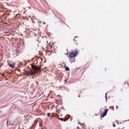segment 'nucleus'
<instances>
[{
  "label": "nucleus",
  "instance_id": "nucleus-1",
  "mask_svg": "<svg viewBox=\"0 0 129 129\" xmlns=\"http://www.w3.org/2000/svg\"><path fill=\"white\" fill-rule=\"evenodd\" d=\"M31 68L34 71H32V70H31L30 71H26L25 72V75H27V76H30V75L35 76L36 75V73H37V71L41 70V67H37L34 64H31Z\"/></svg>",
  "mask_w": 129,
  "mask_h": 129
},
{
  "label": "nucleus",
  "instance_id": "nucleus-2",
  "mask_svg": "<svg viewBox=\"0 0 129 129\" xmlns=\"http://www.w3.org/2000/svg\"><path fill=\"white\" fill-rule=\"evenodd\" d=\"M79 51L77 50H75L71 51L69 54H68V57H72L75 58V57H77V55H78Z\"/></svg>",
  "mask_w": 129,
  "mask_h": 129
},
{
  "label": "nucleus",
  "instance_id": "nucleus-3",
  "mask_svg": "<svg viewBox=\"0 0 129 129\" xmlns=\"http://www.w3.org/2000/svg\"><path fill=\"white\" fill-rule=\"evenodd\" d=\"M103 109L104 111H103L100 114L101 118V117H104V116H105V115L107 114V112H108V109L103 108Z\"/></svg>",
  "mask_w": 129,
  "mask_h": 129
},
{
  "label": "nucleus",
  "instance_id": "nucleus-4",
  "mask_svg": "<svg viewBox=\"0 0 129 129\" xmlns=\"http://www.w3.org/2000/svg\"><path fill=\"white\" fill-rule=\"evenodd\" d=\"M69 58H70V61L71 63L75 62V57H69Z\"/></svg>",
  "mask_w": 129,
  "mask_h": 129
},
{
  "label": "nucleus",
  "instance_id": "nucleus-5",
  "mask_svg": "<svg viewBox=\"0 0 129 129\" xmlns=\"http://www.w3.org/2000/svg\"><path fill=\"white\" fill-rule=\"evenodd\" d=\"M8 65H9L10 67H11V68H15V63H13L12 64L8 63Z\"/></svg>",
  "mask_w": 129,
  "mask_h": 129
},
{
  "label": "nucleus",
  "instance_id": "nucleus-6",
  "mask_svg": "<svg viewBox=\"0 0 129 129\" xmlns=\"http://www.w3.org/2000/svg\"><path fill=\"white\" fill-rule=\"evenodd\" d=\"M64 67L66 71H69V70H70V69H69V67H67L66 64L64 65Z\"/></svg>",
  "mask_w": 129,
  "mask_h": 129
},
{
  "label": "nucleus",
  "instance_id": "nucleus-7",
  "mask_svg": "<svg viewBox=\"0 0 129 129\" xmlns=\"http://www.w3.org/2000/svg\"><path fill=\"white\" fill-rule=\"evenodd\" d=\"M56 112H59V111H58V110H60V109H59V105H57V106L56 107Z\"/></svg>",
  "mask_w": 129,
  "mask_h": 129
},
{
  "label": "nucleus",
  "instance_id": "nucleus-8",
  "mask_svg": "<svg viewBox=\"0 0 129 129\" xmlns=\"http://www.w3.org/2000/svg\"><path fill=\"white\" fill-rule=\"evenodd\" d=\"M68 119H69V118H68V117L66 116L64 118V120H63V121H66L67 120H68Z\"/></svg>",
  "mask_w": 129,
  "mask_h": 129
},
{
  "label": "nucleus",
  "instance_id": "nucleus-9",
  "mask_svg": "<svg viewBox=\"0 0 129 129\" xmlns=\"http://www.w3.org/2000/svg\"><path fill=\"white\" fill-rule=\"evenodd\" d=\"M75 43L77 44H78V41H77V40H75Z\"/></svg>",
  "mask_w": 129,
  "mask_h": 129
},
{
  "label": "nucleus",
  "instance_id": "nucleus-10",
  "mask_svg": "<svg viewBox=\"0 0 129 129\" xmlns=\"http://www.w3.org/2000/svg\"><path fill=\"white\" fill-rule=\"evenodd\" d=\"M47 116H50V113H48L47 115Z\"/></svg>",
  "mask_w": 129,
  "mask_h": 129
},
{
  "label": "nucleus",
  "instance_id": "nucleus-11",
  "mask_svg": "<svg viewBox=\"0 0 129 129\" xmlns=\"http://www.w3.org/2000/svg\"><path fill=\"white\" fill-rule=\"evenodd\" d=\"M59 119H60V120H61V121H63V118H59Z\"/></svg>",
  "mask_w": 129,
  "mask_h": 129
},
{
  "label": "nucleus",
  "instance_id": "nucleus-12",
  "mask_svg": "<svg viewBox=\"0 0 129 129\" xmlns=\"http://www.w3.org/2000/svg\"><path fill=\"white\" fill-rule=\"evenodd\" d=\"M77 38V37L76 36V37L74 38V39H73V41H75V38Z\"/></svg>",
  "mask_w": 129,
  "mask_h": 129
},
{
  "label": "nucleus",
  "instance_id": "nucleus-13",
  "mask_svg": "<svg viewBox=\"0 0 129 129\" xmlns=\"http://www.w3.org/2000/svg\"><path fill=\"white\" fill-rule=\"evenodd\" d=\"M34 124H37V121H35V122H34Z\"/></svg>",
  "mask_w": 129,
  "mask_h": 129
},
{
  "label": "nucleus",
  "instance_id": "nucleus-14",
  "mask_svg": "<svg viewBox=\"0 0 129 129\" xmlns=\"http://www.w3.org/2000/svg\"><path fill=\"white\" fill-rule=\"evenodd\" d=\"M107 99V97L106 96V99Z\"/></svg>",
  "mask_w": 129,
  "mask_h": 129
},
{
  "label": "nucleus",
  "instance_id": "nucleus-15",
  "mask_svg": "<svg viewBox=\"0 0 129 129\" xmlns=\"http://www.w3.org/2000/svg\"><path fill=\"white\" fill-rule=\"evenodd\" d=\"M52 47H53V46H51L50 49H52Z\"/></svg>",
  "mask_w": 129,
  "mask_h": 129
},
{
  "label": "nucleus",
  "instance_id": "nucleus-16",
  "mask_svg": "<svg viewBox=\"0 0 129 129\" xmlns=\"http://www.w3.org/2000/svg\"><path fill=\"white\" fill-rule=\"evenodd\" d=\"M100 111H102V109H101V110H100Z\"/></svg>",
  "mask_w": 129,
  "mask_h": 129
},
{
  "label": "nucleus",
  "instance_id": "nucleus-17",
  "mask_svg": "<svg viewBox=\"0 0 129 129\" xmlns=\"http://www.w3.org/2000/svg\"><path fill=\"white\" fill-rule=\"evenodd\" d=\"M113 126H115V125H114V124H113Z\"/></svg>",
  "mask_w": 129,
  "mask_h": 129
}]
</instances>
